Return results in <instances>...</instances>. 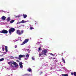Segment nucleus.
Returning a JSON list of instances; mask_svg holds the SVG:
<instances>
[{
    "label": "nucleus",
    "mask_w": 76,
    "mask_h": 76,
    "mask_svg": "<svg viewBox=\"0 0 76 76\" xmlns=\"http://www.w3.org/2000/svg\"><path fill=\"white\" fill-rule=\"evenodd\" d=\"M8 64H9V65H10V67H13V66L12 65V64H13V65H15V67H17V66H18V64H17V63L14 62L13 61H12L11 62H8Z\"/></svg>",
    "instance_id": "obj_1"
},
{
    "label": "nucleus",
    "mask_w": 76,
    "mask_h": 76,
    "mask_svg": "<svg viewBox=\"0 0 76 76\" xmlns=\"http://www.w3.org/2000/svg\"><path fill=\"white\" fill-rule=\"evenodd\" d=\"M24 31L23 30H21V31L20 30H17L16 33L17 34H18L19 35H22Z\"/></svg>",
    "instance_id": "obj_2"
},
{
    "label": "nucleus",
    "mask_w": 76,
    "mask_h": 76,
    "mask_svg": "<svg viewBox=\"0 0 76 76\" xmlns=\"http://www.w3.org/2000/svg\"><path fill=\"white\" fill-rule=\"evenodd\" d=\"M47 53V50H44L42 51V53H41L39 54V57H40V56H41L42 54H45V55L46 54V53Z\"/></svg>",
    "instance_id": "obj_3"
},
{
    "label": "nucleus",
    "mask_w": 76,
    "mask_h": 76,
    "mask_svg": "<svg viewBox=\"0 0 76 76\" xmlns=\"http://www.w3.org/2000/svg\"><path fill=\"white\" fill-rule=\"evenodd\" d=\"M15 31V29L12 28H10V29L9 30V33H10V34L12 33V32H13L14 31Z\"/></svg>",
    "instance_id": "obj_4"
},
{
    "label": "nucleus",
    "mask_w": 76,
    "mask_h": 76,
    "mask_svg": "<svg viewBox=\"0 0 76 76\" xmlns=\"http://www.w3.org/2000/svg\"><path fill=\"white\" fill-rule=\"evenodd\" d=\"M29 41V39H27L25 40L21 44V45H23L25 44H26V43H27L28 41Z\"/></svg>",
    "instance_id": "obj_5"
},
{
    "label": "nucleus",
    "mask_w": 76,
    "mask_h": 76,
    "mask_svg": "<svg viewBox=\"0 0 76 76\" xmlns=\"http://www.w3.org/2000/svg\"><path fill=\"white\" fill-rule=\"evenodd\" d=\"M1 33H3V34H7L8 31L6 30H2L0 31Z\"/></svg>",
    "instance_id": "obj_6"
},
{
    "label": "nucleus",
    "mask_w": 76,
    "mask_h": 76,
    "mask_svg": "<svg viewBox=\"0 0 76 76\" xmlns=\"http://www.w3.org/2000/svg\"><path fill=\"white\" fill-rule=\"evenodd\" d=\"M22 64H23L22 62H20L19 63V66L21 69H22V68H23V65H22Z\"/></svg>",
    "instance_id": "obj_7"
},
{
    "label": "nucleus",
    "mask_w": 76,
    "mask_h": 76,
    "mask_svg": "<svg viewBox=\"0 0 76 76\" xmlns=\"http://www.w3.org/2000/svg\"><path fill=\"white\" fill-rule=\"evenodd\" d=\"M26 21H25L24 20H22L20 22H18V23H26Z\"/></svg>",
    "instance_id": "obj_8"
},
{
    "label": "nucleus",
    "mask_w": 76,
    "mask_h": 76,
    "mask_svg": "<svg viewBox=\"0 0 76 76\" xmlns=\"http://www.w3.org/2000/svg\"><path fill=\"white\" fill-rule=\"evenodd\" d=\"M25 55H20L19 56V59L20 60V58H22V57H25Z\"/></svg>",
    "instance_id": "obj_9"
},
{
    "label": "nucleus",
    "mask_w": 76,
    "mask_h": 76,
    "mask_svg": "<svg viewBox=\"0 0 76 76\" xmlns=\"http://www.w3.org/2000/svg\"><path fill=\"white\" fill-rule=\"evenodd\" d=\"M1 19L2 20H5V19H6V17L3 16L1 17Z\"/></svg>",
    "instance_id": "obj_10"
},
{
    "label": "nucleus",
    "mask_w": 76,
    "mask_h": 76,
    "mask_svg": "<svg viewBox=\"0 0 76 76\" xmlns=\"http://www.w3.org/2000/svg\"><path fill=\"white\" fill-rule=\"evenodd\" d=\"M5 50L6 51L7 53V46H5Z\"/></svg>",
    "instance_id": "obj_11"
},
{
    "label": "nucleus",
    "mask_w": 76,
    "mask_h": 76,
    "mask_svg": "<svg viewBox=\"0 0 76 76\" xmlns=\"http://www.w3.org/2000/svg\"><path fill=\"white\" fill-rule=\"evenodd\" d=\"M23 16L24 17V18H26L27 17V15H23Z\"/></svg>",
    "instance_id": "obj_12"
},
{
    "label": "nucleus",
    "mask_w": 76,
    "mask_h": 76,
    "mask_svg": "<svg viewBox=\"0 0 76 76\" xmlns=\"http://www.w3.org/2000/svg\"><path fill=\"white\" fill-rule=\"evenodd\" d=\"M14 22H15V20H12L11 21H10V23H13Z\"/></svg>",
    "instance_id": "obj_13"
},
{
    "label": "nucleus",
    "mask_w": 76,
    "mask_h": 76,
    "mask_svg": "<svg viewBox=\"0 0 76 76\" xmlns=\"http://www.w3.org/2000/svg\"><path fill=\"white\" fill-rule=\"evenodd\" d=\"M10 20V17H8L7 18V21H9Z\"/></svg>",
    "instance_id": "obj_14"
},
{
    "label": "nucleus",
    "mask_w": 76,
    "mask_h": 76,
    "mask_svg": "<svg viewBox=\"0 0 76 76\" xmlns=\"http://www.w3.org/2000/svg\"><path fill=\"white\" fill-rule=\"evenodd\" d=\"M62 76H68V75L67 74H62L61 75Z\"/></svg>",
    "instance_id": "obj_15"
},
{
    "label": "nucleus",
    "mask_w": 76,
    "mask_h": 76,
    "mask_svg": "<svg viewBox=\"0 0 76 76\" xmlns=\"http://www.w3.org/2000/svg\"><path fill=\"white\" fill-rule=\"evenodd\" d=\"M28 71V72H31L32 70V69H31L29 68L27 69Z\"/></svg>",
    "instance_id": "obj_16"
},
{
    "label": "nucleus",
    "mask_w": 76,
    "mask_h": 76,
    "mask_svg": "<svg viewBox=\"0 0 76 76\" xmlns=\"http://www.w3.org/2000/svg\"><path fill=\"white\" fill-rule=\"evenodd\" d=\"M4 61V59L3 58H2L0 59V61Z\"/></svg>",
    "instance_id": "obj_17"
},
{
    "label": "nucleus",
    "mask_w": 76,
    "mask_h": 76,
    "mask_svg": "<svg viewBox=\"0 0 76 76\" xmlns=\"http://www.w3.org/2000/svg\"><path fill=\"white\" fill-rule=\"evenodd\" d=\"M30 75L28 74H26L24 75V76H29Z\"/></svg>",
    "instance_id": "obj_18"
},
{
    "label": "nucleus",
    "mask_w": 76,
    "mask_h": 76,
    "mask_svg": "<svg viewBox=\"0 0 76 76\" xmlns=\"http://www.w3.org/2000/svg\"><path fill=\"white\" fill-rule=\"evenodd\" d=\"M26 57L28 58V57H29V55L27 54L26 55Z\"/></svg>",
    "instance_id": "obj_19"
},
{
    "label": "nucleus",
    "mask_w": 76,
    "mask_h": 76,
    "mask_svg": "<svg viewBox=\"0 0 76 76\" xmlns=\"http://www.w3.org/2000/svg\"><path fill=\"white\" fill-rule=\"evenodd\" d=\"M49 54H50V55H51V56H54V55L52 53H50Z\"/></svg>",
    "instance_id": "obj_20"
},
{
    "label": "nucleus",
    "mask_w": 76,
    "mask_h": 76,
    "mask_svg": "<svg viewBox=\"0 0 76 76\" xmlns=\"http://www.w3.org/2000/svg\"><path fill=\"white\" fill-rule=\"evenodd\" d=\"M74 75L75 76H76V72H74Z\"/></svg>",
    "instance_id": "obj_21"
},
{
    "label": "nucleus",
    "mask_w": 76,
    "mask_h": 76,
    "mask_svg": "<svg viewBox=\"0 0 76 76\" xmlns=\"http://www.w3.org/2000/svg\"><path fill=\"white\" fill-rule=\"evenodd\" d=\"M20 15L17 16H15V18H19V17H20Z\"/></svg>",
    "instance_id": "obj_22"
},
{
    "label": "nucleus",
    "mask_w": 76,
    "mask_h": 76,
    "mask_svg": "<svg viewBox=\"0 0 76 76\" xmlns=\"http://www.w3.org/2000/svg\"><path fill=\"white\" fill-rule=\"evenodd\" d=\"M34 29V28L33 27H30V29Z\"/></svg>",
    "instance_id": "obj_23"
},
{
    "label": "nucleus",
    "mask_w": 76,
    "mask_h": 76,
    "mask_svg": "<svg viewBox=\"0 0 76 76\" xmlns=\"http://www.w3.org/2000/svg\"><path fill=\"white\" fill-rule=\"evenodd\" d=\"M40 50H41V48H39V51H40Z\"/></svg>",
    "instance_id": "obj_24"
},
{
    "label": "nucleus",
    "mask_w": 76,
    "mask_h": 76,
    "mask_svg": "<svg viewBox=\"0 0 76 76\" xmlns=\"http://www.w3.org/2000/svg\"><path fill=\"white\" fill-rule=\"evenodd\" d=\"M2 50L3 51H4V48H2Z\"/></svg>",
    "instance_id": "obj_25"
},
{
    "label": "nucleus",
    "mask_w": 76,
    "mask_h": 76,
    "mask_svg": "<svg viewBox=\"0 0 76 76\" xmlns=\"http://www.w3.org/2000/svg\"><path fill=\"white\" fill-rule=\"evenodd\" d=\"M28 58H25V60H28Z\"/></svg>",
    "instance_id": "obj_26"
},
{
    "label": "nucleus",
    "mask_w": 76,
    "mask_h": 76,
    "mask_svg": "<svg viewBox=\"0 0 76 76\" xmlns=\"http://www.w3.org/2000/svg\"><path fill=\"white\" fill-rule=\"evenodd\" d=\"M15 48H17V45H15Z\"/></svg>",
    "instance_id": "obj_27"
},
{
    "label": "nucleus",
    "mask_w": 76,
    "mask_h": 76,
    "mask_svg": "<svg viewBox=\"0 0 76 76\" xmlns=\"http://www.w3.org/2000/svg\"><path fill=\"white\" fill-rule=\"evenodd\" d=\"M71 74L72 75H73V73L71 72Z\"/></svg>",
    "instance_id": "obj_28"
},
{
    "label": "nucleus",
    "mask_w": 76,
    "mask_h": 76,
    "mask_svg": "<svg viewBox=\"0 0 76 76\" xmlns=\"http://www.w3.org/2000/svg\"><path fill=\"white\" fill-rule=\"evenodd\" d=\"M32 60H34V58H33V57H32Z\"/></svg>",
    "instance_id": "obj_29"
},
{
    "label": "nucleus",
    "mask_w": 76,
    "mask_h": 76,
    "mask_svg": "<svg viewBox=\"0 0 76 76\" xmlns=\"http://www.w3.org/2000/svg\"><path fill=\"white\" fill-rule=\"evenodd\" d=\"M62 61H64V58H62Z\"/></svg>",
    "instance_id": "obj_30"
},
{
    "label": "nucleus",
    "mask_w": 76,
    "mask_h": 76,
    "mask_svg": "<svg viewBox=\"0 0 76 76\" xmlns=\"http://www.w3.org/2000/svg\"><path fill=\"white\" fill-rule=\"evenodd\" d=\"M64 61V63H66V61H65V60H64V61Z\"/></svg>",
    "instance_id": "obj_31"
},
{
    "label": "nucleus",
    "mask_w": 76,
    "mask_h": 76,
    "mask_svg": "<svg viewBox=\"0 0 76 76\" xmlns=\"http://www.w3.org/2000/svg\"><path fill=\"white\" fill-rule=\"evenodd\" d=\"M10 57H11V58H13V56H10Z\"/></svg>",
    "instance_id": "obj_32"
},
{
    "label": "nucleus",
    "mask_w": 76,
    "mask_h": 76,
    "mask_svg": "<svg viewBox=\"0 0 76 76\" xmlns=\"http://www.w3.org/2000/svg\"><path fill=\"white\" fill-rule=\"evenodd\" d=\"M32 27V25H30V27L31 28V27Z\"/></svg>",
    "instance_id": "obj_33"
},
{
    "label": "nucleus",
    "mask_w": 76,
    "mask_h": 76,
    "mask_svg": "<svg viewBox=\"0 0 76 76\" xmlns=\"http://www.w3.org/2000/svg\"><path fill=\"white\" fill-rule=\"evenodd\" d=\"M39 44V42H37V45H38Z\"/></svg>",
    "instance_id": "obj_34"
},
{
    "label": "nucleus",
    "mask_w": 76,
    "mask_h": 76,
    "mask_svg": "<svg viewBox=\"0 0 76 76\" xmlns=\"http://www.w3.org/2000/svg\"><path fill=\"white\" fill-rule=\"evenodd\" d=\"M4 54H6V52H4Z\"/></svg>",
    "instance_id": "obj_35"
},
{
    "label": "nucleus",
    "mask_w": 76,
    "mask_h": 76,
    "mask_svg": "<svg viewBox=\"0 0 76 76\" xmlns=\"http://www.w3.org/2000/svg\"><path fill=\"white\" fill-rule=\"evenodd\" d=\"M1 11H2V12H3V10H1Z\"/></svg>",
    "instance_id": "obj_36"
},
{
    "label": "nucleus",
    "mask_w": 76,
    "mask_h": 76,
    "mask_svg": "<svg viewBox=\"0 0 76 76\" xmlns=\"http://www.w3.org/2000/svg\"><path fill=\"white\" fill-rule=\"evenodd\" d=\"M17 61H18V62H19V61H18V60H17Z\"/></svg>",
    "instance_id": "obj_37"
},
{
    "label": "nucleus",
    "mask_w": 76,
    "mask_h": 76,
    "mask_svg": "<svg viewBox=\"0 0 76 76\" xmlns=\"http://www.w3.org/2000/svg\"><path fill=\"white\" fill-rule=\"evenodd\" d=\"M14 43H15V42H14Z\"/></svg>",
    "instance_id": "obj_38"
},
{
    "label": "nucleus",
    "mask_w": 76,
    "mask_h": 76,
    "mask_svg": "<svg viewBox=\"0 0 76 76\" xmlns=\"http://www.w3.org/2000/svg\"><path fill=\"white\" fill-rule=\"evenodd\" d=\"M8 69V68H7V69Z\"/></svg>",
    "instance_id": "obj_39"
},
{
    "label": "nucleus",
    "mask_w": 76,
    "mask_h": 76,
    "mask_svg": "<svg viewBox=\"0 0 76 76\" xmlns=\"http://www.w3.org/2000/svg\"><path fill=\"white\" fill-rule=\"evenodd\" d=\"M51 68H52V67H51Z\"/></svg>",
    "instance_id": "obj_40"
}]
</instances>
